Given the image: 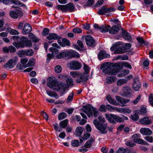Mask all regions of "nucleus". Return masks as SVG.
<instances>
[{"label":"nucleus","instance_id":"ea45409f","mask_svg":"<svg viewBox=\"0 0 153 153\" xmlns=\"http://www.w3.org/2000/svg\"><path fill=\"white\" fill-rule=\"evenodd\" d=\"M49 51L51 52L53 54L55 55L58 53L59 50L55 48L51 47L49 49Z\"/></svg>","mask_w":153,"mask_h":153},{"label":"nucleus","instance_id":"aec40b11","mask_svg":"<svg viewBox=\"0 0 153 153\" xmlns=\"http://www.w3.org/2000/svg\"><path fill=\"white\" fill-rule=\"evenodd\" d=\"M70 53L68 51L60 52L56 55V58L59 59L67 57L69 55Z\"/></svg>","mask_w":153,"mask_h":153},{"label":"nucleus","instance_id":"4be33fe9","mask_svg":"<svg viewBox=\"0 0 153 153\" xmlns=\"http://www.w3.org/2000/svg\"><path fill=\"white\" fill-rule=\"evenodd\" d=\"M119 65L124 66L125 67L129 69H131V66L128 62H123L120 63H115V69L117 68L118 66ZM117 73V71L115 70V74Z\"/></svg>","mask_w":153,"mask_h":153},{"label":"nucleus","instance_id":"bb28decb","mask_svg":"<svg viewBox=\"0 0 153 153\" xmlns=\"http://www.w3.org/2000/svg\"><path fill=\"white\" fill-rule=\"evenodd\" d=\"M83 131L82 128L81 126H79L76 128L75 134L77 136H80L82 134Z\"/></svg>","mask_w":153,"mask_h":153},{"label":"nucleus","instance_id":"f257e3e1","mask_svg":"<svg viewBox=\"0 0 153 153\" xmlns=\"http://www.w3.org/2000/svg\"><path fill=\"white\" fill-rule=\"evenodd\" d=\"M100 69H102V72L105 74L111 75H115V63L114 62H104L101 65Z\"/></svg>","mask_w":153,"mask_h":153},{"label":"nucleus","instance_id":"412c9836","mask_svg":"<svg viewBox=\"0 0 153 153\" xmlns=\"http://www.w3.org/2000/svg\"><path fill=\"white\" fill-rule=\"evenodd\" d=\"M139 121L140 123L146 125H149L152 123L151 120H149L147 117L140 119Z\"/></svg>","mask_w":153,"mask_h":153},{"label":"nucleus","instance_id":"79ce46f5","mask_svg":"<svg viewBox=\"0 0 153 153\" xmlns=\"http://www.w3.org/2000/svg\"><path fill=\"white\" fill-rule=\"evenodd\" d=\"M26 53L25 51L22 50L19 51L17 53V55L19 57H21L26 56Z\"/></svg>","mask_w":153,"mask_h":153},{"label":"nucleus","instance_id":"a19ab883","mask_svg":"<svg viewBox=\"0 0 153 153\" xmlns=\"http://www.w3.org/2000/svg\"><path fill=\"white\" fill-rule=\"evenodd\" d=\"M35 64V60L34 59H31L29 60L28 63L25 65V67L29 66H33Z\"/></svg>","mask_w":153,"mask_h":153},{"label":"nucleus","instance_id":"5701e85b","mask_svg":"<svg viewBox=\"0 0 153 153\" xmlns=\"http://www.w3.org/2000/svg\"><path fill=\"white\" fill-rule=\"evenodd\" d=\"M122 36L124 39L128 41H130L131 40V36L127 32L123 31H122Z\"/></svg>","mask_w":153,"mask_h":153},{"label":"nucleus","instance_id":"2f4dec72","mask_svg":"<svg viewBox=\"0 0 153 153\" xmlns=\"http://www.w3.org/2000/svg\"><path fill=\"white\" fill-rule=\"evenodd\" d=\"M139 114H137L136 112V111L134 112V114L131 116L130 118L132 120L134 121L137 120L139 119V117L138 115Z\"/></svg>","mask_w":153,"mask_h":153},{"label":"nucleus","instance_id":"f3484780","mask_svg":"<svg viewBox=\"0 0 153 153\" xmlns=\"http://www.w3.org/2000/svg\"><path fill=\"white\" fill-rule=\"evenodd\" d=\"M98 56V59L100 60H101L105 58H109L110 55L109 54L106 53L105 51L102 50L99 53Z\"/></svg>","mask_w":153,"mask_h":153},{"label":"nucleus","instance_id":"58836bf2","mask_svg":"<svg viewBox=\"0 0 153 153\" xmlns=\"http://www.w3.org/2000/svg\"><path fill=\"white\" fill-rule=\"evenodd\" d=\"M114 76H112L108 77L106 79V82L107 83L110 84L113 82H114Z\"/></svg>","mask_w":153,"mask_h":153},{"label":"nucleus","instance_id":"de8ad7c7","mask_svg":"<svg viewBox=\"0 0 153 153\" xmlns=\"http://www.w3.org/2000/svg\"><path fill=\"white\" fill-rule=\"evenodd\" d=\"M123 46L125 49V52H126L127 50L129 49L131 47V45L129 43H126L124 44Z\"/></svg>","mask_w":153,"mask_h":153},{"label":"nucleus","instance_id":"9d476101","mask_svg":"<svg viewBox=\"0 0 153 153\" xmlns=\"http://www.w3.org/2000/svg\"><path fill=\"white\" fill-rule=\"evenodd\" d=\"M85 39L87 45L92 48L96 46V41L92 37L88 35L86 36L85 37Z\"/></svg>","mask_w":153,"mask_h":153},{"label":"nucleus","instance_id":"cd10ccee","mask_svg":"<svg viewBox=\"0 0 153 153\" xmlns=\"http://www.w3.org/2000/svg\"><path fill=\"white\" fill-rule=\"evenodd\" d=\"M106 13H107V6H102L101 9L99 10L98 13L99 15H104Z\"/></svg>","mask_w":153,"mask_h":153},{"label":"nucleus","instance_id":"9b49d317","mask_svg":"<svg viewBox=\"0 0 153 153\" xmlns=\"http://www.w3.org/2000/svg\"><path fill=\"white\" fill-rule=\"evenodd\" d=\"M81 64L75 60L71 61L70 63V68L73 70H78L82 67Z\"/></svg>","mask_w":153,"mask_h":153},{"label":"nucleus","instance_id":"603ef678","mask_svg":"<svg viewBox=\"0 0 153 153\" xmlns=\"http://www.w3.org/2000/svg\"><path fill=\"white\" fill-rule=\"evenodd\" d=\"M26 55L29 56H31L33 55V51L32 49H30L25 51Z\"/></svg>","mask_w":153,"mask_h":153},{"label":"nucleus","instance_id":"c85d7f7f","mask_svg":"<svg viewBox=\"0 0 153 153\" xmlns=\"http://www.w3.org/2000/svg\"><path fill=\"white\" fill-rule=\"evenodd\" d=\"M115 34L118 32L120 29L121 28L120 23L119 20L117 19H115Z\"/></svg>","mask_w":153,"mask_h":153},{"label":"nucleus","instance_id":"bf43d9fd","mask_svg":"<svg viewBox=\"0 0 153 153\" xmlns=\"http://www.w3.org/2000/svg\"><path fill=\"white\" fill-rule=\"evenodd\" d=\"M98 119L99 121V123H104L105 122V118L102 116H100L98 117Z\"/></svg>","mask_w":153,"mask_h":153},{"label":"nucleus","instance_id":"6e6552de","mask_svg":"<svg viewBox=\"0 0 153 153\" xmlns=\"http://www.w3.org/2000/svg\"><path fill=\"white\" fill-rule=\"evenodd\" d=\"M115 26L113 25L111 27L109 25H102L101 26L100 30L102 32L105 33L108 31L111 34H113L115 32Z\"/></svg>","mask_w":153,"mask_h":153},{"label":"nucleus","instance_id":"37998d69","mask_svg":"<svg viewBox=\"0 0 153 153\" xmlns=\"http://www.w3.org/2000/svg\"><path fill=\"white\" fill-rule=\"evenodd\" d=\"M141 136L140 134H135L132 135L131 138L133 139L135 143L136 141L138 140Z\"/></svg>","mask_w":153,"mask_h":153},{"label":"nucleus","instance_id":"e2e57ef3","mask_svg":"<svg viewBox=\"0 0 153 153\" xmlns=\"http://www.w3.org/2000/svg\"><path fill=\"white\" fill-rule=\"evenodd\" d=\"M9 51L11 53H14L16 51V48L13 46L9 47Z\"/></svg>","mask_w":153,"mask_h":153},{"label":"nucleus","instance_id":"6ab92c4d","mask_svg":"<svg viewBox=\"0 0 153 153\" xmlns=\"http://www.w3.org/2000/svg\"><path fill=\"white\" fill-rule=\"evenodd\" d=\"M16 60L15 59H10L4 65V68H12L14 66L16 65Z\"/></svg>","mask_w":153,"mask_h":153},{"label":"nucleus","instance_id":"b1692460","mask_svg":"<svg viewBox=\"0 0 153 153\" xmlns=\"http://www.w3.org/2000/svg\"><path fill=\"white\" fill-rule=\"evenodd\" d=\"M105 116L106 119L111 123H114L115 120V115L111 114L110 115L106 114Z\"/></svg>","mask_w":153,"mask_h":153},{"label":"nucleus","instance_id":"4c0bfd02","mask_svg":"<svg viewBox=\"0 0 153 153\" xmlns=\"http://www.w3.org/2000/svg\"><path fill=\"white\" fill-rule=\"evenodd\" d=\"M127 82V80L124 79H120L117 82V85L118 86H121L123 84L126 83Z\"/></svg>","mask_w":153,"mask_h":153},{"label":"nucleus","instance_id":"a211bd4d","mask_svg":"<svg viewBox=\"0 0 153 153\" xmlns=\"http://www.w3.org/2000/svg\"><path fill=\"white\" fill-rule=\"evenodd\" d=\"M140 132L143 135H150L152 133V131L147 128H141L140 130Z\"/></svg>","mask_w":153,"mask_h":153},{"label":"nucleus","instance_id":"774afa93","mask_svg":"<svg viewBox=\"0 0 153 153\" xmlns=\"http://www.w3.org/2000/svg\"><path fill=\"white\" fill-rule=\"evenodd\" d=\"M149 102L152 106L153 107V94H151L149 98Z\"/></svg>","mask_w":153,"mask_h":153},{"label":"nucleus","instance_id":"a878e982","mask_svg":"<svg viewBox=\"0 0 153 153\" xmlns=\"http://www.w3.org/2000/svg\"><path fill=\"white\" fill-rule=\"evenodd\" d=\"M59 36H58L56 33H51L49 35V36L47 37V39L49 40L52 39L56 40L57 39L59 38Z\"/></svg>","mask_w":153,"mask_h":153},{"label":"nucleus","instance_id":"8fccbe9b","mask_svg":"<svg viewBox=\"0 0 153 153\" xmlns=\"http://www.w3.org/2000/svg\"><path fill=\"white\" fill-rule=\"evenodd\" d=\"M62 42L63 45H64V47L65 45L69 46L71 45V42L70 41L66 38H64L62 39Z\"/></svg>","mask_w":153,"mask_h":153},{"label":"nucleus","instance_id":"ddd939ff","mask_svg":"<svg viewBox=\"0 0 153 153\" xmlns=\"http://www.w3.org/2000/svg\"><path fill=\"white\" fill-rule=\"evenodd\" d=\"M120 43H115V53L122 54L125 53V49L123 46L120 45Z\"/></svg>","mask_w":153,"mask_h":153},{"label":"nucleus","instance_id":"680f3d73","mask_svg":"<svg viewBox=\"0 0 153 153\" xmlns=\"http://www.w3.org/2000/svg\"><path fill=\"white\" fill-rule=\"evenodd\" d=\"M144 139L150 143H152L153 141V137H152L146 136L144 137Z\"/></svg>","mask_w":153,"mask_h":153},{"label":"nucleus","instance_id":"1a4fd4ad","mask_svg":"<svg viewBox=\"0 0 153 153\" xmlns=\"http://www.w3.org/2000/svg\"><path fill=\"white\" fill-rule=\"evenodd\" d=\"M116 102L115 101V105L120 104L122 106H126V104L130 101V100L128 99H125L119 96H117L115 98Z\"/></svg>","mask_w":153,"mask_h":153},{"label":"nucleus","instance_id":"f704fd0d","mask_svg":"<svg viewBox=\"0 0 153 153\" xmlns=\"http://www.w3.org/2000/svg\"><path fill=\"white\" fill-rule=\"evenodd\" d=\"M147 111L146 108H142L140 110H136V112L139 114H143L146 113Z\"/></svg>","mask_w":153,"mask_h":153},{"label":"nucleus","instance_id":"a18cd8bd","mask_svg":"<svg viewBox=\"0 0 153 153\" xmlns=\"http://www.w3.org/2000/svg\"><path fill=\"white\" fill-rule=\"evenodd\" d=\"M106 98L107 100L109 102L112 104H114V100L113 99L111 96L110 95H108L107 96Z\"/></svg>","mask_w":153,"mask_h":153},{"label":"nucleus","instance_id":"f03ea898","mask_svg":"<svg viewBox=\"0 0 153 153\" xmlns=\"http://www.w3.org/2000/svg\"><path fill=\"white\" fill-rule=\"evenodd\" d=\"M20 42H14L13 44L17 48H24L25 47H31L32 46L31 41L28 39L27 37L23 36L20 39Z\"/></svg>","mask_w":153,"mask_h":153},{"label":"nucleus","instance_id":"72a5a7b5","mask_svg":"<svg viewBox=\"0 0 153 153\" xmlns=\"http://www.w3.org/2000/svg\"><path fill=\"white\" fill-rule=\"evenodd\" d=\"M47 93L48 95L51 97H53L56 99H58V96L57 94L55 92L52 91L47 90Z\"/></svg>","mask_w":153,"mask_h":153},{"label":"nucleus","instance_id":"3c124183","mask_svg":"<svg viewBox=\"0 0 153 153\" xmlns=\"http://www.w3.org/2000/svg\"><path fill=\"white\" fill-rule=\"evenodd\" d=\"M54 70L56 73H59L62 71V67L60 65H57L55 67Z\"/></svg>","mask_w":153,"mask_h":153},{"label":"nucleus","instance_id":"69168bd1","mask_svg":"<svg viewBox=\"0 0 153 153\" xmlns=\"http://www.w3.org/2000/svg\"><path fill=\"white\" fill-rule=\"evenodd\" d=\"M90 136V134L88 133H85L83 136L82 138L83 140H86L89 138Z\"/></svg>","mask_w":153,"mask_h":153},{"label":"nucleus","instance_id":"4468645a","mask_svg":"<svg viewBox=\"0 0 153 153\" xmlns=\"http://www.w3.org/2000/svg\"><path fill=\"white\" fill-rule=\"evenodd\" d=\"M32 30V28L30 25L28 23H26L24 25L22 33L24 34H27L29 33Z\"/></svg>","mask_w":153,"mask_h":153},{"label":"nucleus","instance_id":"2eb2a0df","mask_svg":"<svg viewBox=\"0 0 153 153\" xmlns=\"http://www.w3.org/2000/svg\"><path fill=\"white\" fill-rule=\"evenodd\" d=\"M133 87L134 90L136 91H138L140 87L141 84L138 78H136L134 79V82L133 84Z\"/></svg>","mask_w":153,"mask_h":153},{"label":"nucleus","instance_id":"c03bdc74","mask_svg":"<svg viewBox=\"0 0 153 153\" xmlns=\"http://www.w3.org/2000/svg\"><path fill=\"white\" fill-rule=\"evenodd\" d=\"M67 116L66 113L65 112H62L60 113L58 115V119L59 120H61L65 118Z\"/></svg>","mask_w":153,"mask_h":153},{"label":"nucleus","instance_id":"4d7b16f0","mask_svg":"<svg viewBox=\"0 0 153 153\" xmlns=\"http://www.w3.org/2000/svg\"><path fill=\"white\" fill-rule=\"evenodd\" d=\"M72 145L74 147H77L79 146V142L77 140H74L71 142Z\"/></svg>","mask_w":153,"mask_h":153},{"label":"nucleus","instance_id":"13d9d810","mask_svg":"<svg viewBox=\"0 0 153 153\" xmlns=\"http://www.w3.org/2000/svg\"><path fill=\"white\" fill-rule=\"evenodd\" d=\"M141 97V96L140 95H139L133 101L132 103L134 105L137 104L140 101Z\"/></svg>","mask_w":153,"mask_h":153},{"label":"nucleus","instance_id":"6e6d98bb","mask_svg":"<svg viewBox=\"0 0 153 153\" xmlns=\"http://www.w3.org/2000/svg\"><path fill=\"white\" fill-rule=\"evenodd\" d=\"M83 69L85 71V74H86L87 75L89 73L90 70L89 67L85 64H84Z\"/></svg>","mask_w":153,"mask_h":153},{"label":"nucleus","instance_id":"20e7f679","mask_svg":"<svg viewBox=\"0 0 153 153\" xmlns=\"http://www.w3.org/2000/svg\"><path fill=\"white\" fill-rule=\"evenodd\" d=\"M83 111L86 114L88 117H97L99 114V112L96 108L91 106H83Z\"/></svg>","mask_w":153,"mask_h":153},{"label":"nucleus","instance_id":"09e8293b","mask_svg":"<svg viewBox=\"0 0 153 153\" xmlns=\"http://www.w3.org/2000/svg\"><path fill=\"white\" fill-rule=\"evenodd\" d=\"M74 96V93L73 92L70 94L67 98V102L68 103L70 102L72 100Z\"/></svg>","mask_w":153,"mask_h":153},{"label":"nucleus","instance_id":"0e129e2a","mask_svg":"<svg viewBox=\"0 0 153 153\" xmlns=\"http://www.w3.org/2000/svg\"><path fill=\"white\" fill-rule=\"evenodd\" d=\"M115 121L118 122H124V120L123 118L115 115Z\"/></svg>","mask_w":153,"mask_h":153},{"label":"nucleus","instance_id":"e433bc0d","mask_svg":"<svg viewBox=\"0 0 153 153\" xmlns=\"http://www.w3.org/2000/svg\"><path fill=\"white\" fill-rule=\"evenodd\" d=\"M70 52L69 55H71L72 57H75L76 58H79L80 57L79 54L75 51H73L72 52Z\"/></svg>","mask_w":153,"mask_h":153},{"label":"nucleus","instance_id":"864d4df0","mask_svg":"<svg viewBox=\"0 0 153 153\" xmlns=\"http://www.w3.org/2000/svg\"><path fill=\"white\" fill-rule=\"evenodd\" d=\"M67 84L70 86H73V80L71 78L68 79L66 80Z\"/></svg>","mask_w":153,"mask_h":153},{"label":"nucleus","instance_id":"49530a36","mask_svg":"<svg viewBox=\"0 0 153 153\" xmlns=\"http://www.w3.org/2000/svg\"><path fill=\"white\" fill-rule=\"evenodd\" d=\"M126 144L127 146L131 147L134 146L136 145L134 141L131 140H128L126 142Z\"/></svg>","mask_w":153,"mask_h":153},{"label":"nucleus","instance_id":"39448f33","mask_svg":"<svg viewBox=\"0 0 153 153\" xmlns=\"http://www.w3.org/2000/svg\"><path fill=\"white\" fill-rule=\"evenodd\" d=\"M47 84V86L51 89L53 90L59 91L62 89L64 90V85L63 83L57 82L52 78L49 79Z\"/></svg>","mask_w":153,"mask_h":153},{"label":"nucleus","instance_id":"052dcab7","mask_svg":"<svg viewBox=\"0 0 153 153\" xmlns=\"http://www.w3.org/2000/svg\"><path fill=\"white\" fill-rule=\"evenodd\" d=\"M10 33L13 35L19 34V32L17 30L14 29L11 30L10 31Z\"/></svg>","mask_w":153,"mask_h":153},{"label":"nucleus","instance_id":"393cba45","mask_svg":"<svg viewBox=\"0 0 153 153\" xmlns=\"http://www.w3.org/2000/svg\"><path fill=\"white\" fill-rule=\"evenodd\" d=\"M95 139L92 137H91L84 145V146L86 148H89L91 146L92 143L94 141Z\"/></svg>","mask_w":153,"mask_h":153},{"label":"nucleus","instance_id":"c756f323","mask_svg":"<svg viewBox=\"0 0 153 153\" xmlns=\"http://www.w3.org/2000/svg\"><path fill=\"white\" fill-rule=\"evenodd\" d=\"M11 2L16 5H18L20 7H26V6L24 4L20 2L18 0H10Z\"/></svg>","mask_w":153,"mask_h":153},{"label":"nucleus","instance_id":"7ed1b4c3","mask_svg":"<svg viewBox=\"0 0 153 153\" xmlns=\"http://www.w3.org/2000/svg\"><path fill=\"white\" fill-rule=\"evenodd\" d=\"M70 75L74 78H76L75 81L76 83H79L81 82H85L88 79V76L84 73L77 71H71Z\"/></svg>","mask_w":153,"mask_h":153},{"label":"nucleus","instance_id":"338daca9","mask_svg":"<svg viewBox=\"0 0 153 153\" xmlns=\"http://www.w3.org/2000/svg\"><path fill=\"white\" fill-rule=\"evenodd\" d=\"M126 149L123 148H120L117 151L116 153H125Z\"/></svg>","mask_w":153,"mask_h":153},{"label":"nucleus","instance_id":"f8f14e48","mask_svg":"<svg viewBox=\"0 0 153 153\" xmlns=\"http://www.w3.org/2000/svg\"><path fill=\"white\" fill-rule=\"evenodd\" d=\"M9 14L10 17L13 19H16L18 17H22L23 15V13L21 10H17L15 11H10Z\"/></svg>","mask_w":153,"mask_h":153},{"label":"nucleus","instance_id":"5fc2aeb1","mask_svg":"<svg viewBox=\"0 0 153 153\" xmlns=\"http://www.w3.org/2000/svg\"><path fill=\"white\" fill-rule=\"evenodd\" d=\"M121 95L123 96H126L127 97H129L132 96V93L129 91H128L125 92L124 93H123Z\"/></svg>","mask_w":153,"mask_h":153},{"label":"nucleus","instance_id":"c9c22d12","mask_svg":"<svg viewBox=\"0 0 153 153\" xmlns=\"http://www.w3.org/2000/svg\"><path fill=\"white\" fill-rule=\"evenodd\" d=\"M135 143L143 145H147L148 144L145 140L142 139L140 138H139L136 141Z\"/></svg>","mask_w":153,"mask_h":153},{"label":"nucleus","instance_id":"423d86ee","mask_svg":"<svg viewBox=\"0 0 153 153\" xmlns=\"http://www.w3.org/2000/svg\"><path fill=\"white\" fill-rule=\"evenodd\" d=\"M56 8L63 12H72L74 11L75 6L73 3H70L65 5H58Z\"/></svg>","mask_w":153,"mask_h":153},{"label":"nucleus","instance_id":"0eeeda50","mask_svg":"<svg viewBox=\"0 0 153 153\" xmlns=\"http://www.w3.org/2000/svg\"><path fill=\"white\" fill-rule=\"evenodd\" d=\"M93 123L95 126L102 134H105L107 132L106 126L105 125L100 124L97 120H94Z\"/></svg>","mask_w":153,"mask_h":153},{"label":"nucleus","instance_id":"7c9ffc66","mask_svg":"<svg viewBox=\"0 0 153 153\" xmlns=\"http://www.w3.org/2000/svg\"><path fill=\"white\" fill-rule=\"evenodd\" d=\"M129 73V71L128 70H125L121 72L120 74H117V76L118 77H123L124 76L128 74Z\"/></svg>","mask_w":153,"mask_h":153},{"label":"nucleus","instance_id":"473e14b6","mask_svg":"<svg viewBox=\"0 0 153 153\" xmlns=\"http://www.w3.org/2000/svg\"><path fill=\"white\" fill-rule=\"evenodd\" d=\"M68 122V120L67 119L61 121L59 124L60 126L63 128H65L67 126Z\"/></svg>","mask_w":153,"mask_h":153},{"label":"nucleus","instance_id":"dca6fc26","mask_svg":"<svg viewBox=\"0 0 153 153\" xmlns=\"http://www.w3.org/2000/svg\"><path fill=\"white\" fill-rule=\"evenodd\" d=\"M115 111L123 114H129L131 112V110L129 108H115Z\"/></svg>","mask_w":153,"mask_h":153}]
</instances>
